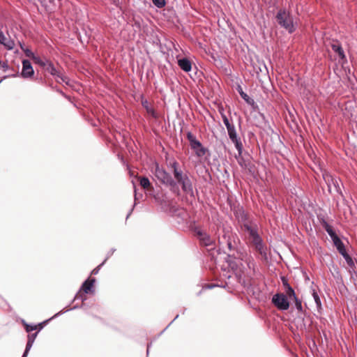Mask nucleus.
Wrapping results in <instances>:
<instances>
[{
	"instance_id": "16",
	"label": "nucleus",
	"mask_w": 357,
	"mask_h": 357,
	"mask_svg": "<svg viewBox=\"0 0 357 357\" xmlns=\"http://www.w3.org/2000/svg\"><path fill=\"white\" fill-rule=\"evenodd\" d=\"M331 48L335 53L337 54L340 59H341L342 61H346L344 52L340 44H339L338 43H333L331 45Z\"/></svg>"
},
{
	"instance_id": "29",
	"label": "nucleus",
	"mask_w": 357,
	"mask_h": 357,
	"mask_svg": "<svg viewBox=\"0 0 357 357\" xmlns=\"http://www.w3.org/2000/svg\"><path fill=\"white\" fill-rule=\"evenodd\" d=\"M152 1H153V4L159 8H162L165 5V0H152Z\"/></svg>"
},
{
	"instance_id": "34",
	"label": "nucleus",
	"mask_w": 357,
	"mask_h": 357,
	"mask_svg": "<svg viewBox=\"0 0 357 357\" xmlns=\"http://www.w3.org/2000/svg\"><path fill=\"white\" fill-rule=\"evenodd\" d=\"M282 283L284 287L287 289L288 286H290L289 283L287 282V280H285L284 278H282Z\"/></svg>"
},
{
	"instance_id": "37",
	"label": "nucleus",
	"mask_w": 357,
	"mask_h": 357,
	"mask_svg": "<svg viewBox=\"0 0 357 357\" xmlns=\"http://www.w3.org/2000/svg\"><path fill=\"white\" fill-rule=\"evenodd\" d=\"M333 184H334L335 186H336V185H338V183H337V180H335V181H333Z\"/></svg>"
},
{
	"instance_id": "33",
	"label": "nucleus",
	"mask_w": 357,
	"mask_h": 357,
	"mask_svg": "<svg viewBox=\"0 0 357 357\" xmlns=\"http://www.w3.org/2000/svg\"><path fill=\"white\" fill-rule=\"evenodd\" d=\"M106 261V259L102 263L100 264L99 266H98L96 268H95L92 271H91V274L93 275H96L98 273L99 271H100V268L101 267V266L103 265V264L105 263V261Z\"/></svg>"
},
{
	"instance_id": "35",
	"label": "nucleus",
	"mask_w": 357,
	"mask_h": 357,
	"mask_svg": "<svg viewBox=\"0 0 357 357\" xmlns=\"http://www.w3.org/2000/svg\"><path fill=\"white\" fill-rule=\"evenodd\" d=\"M324 337L325 341L326 342H328L329 341V339H331L332 337V336H327V335H325Z\"/></svg>"
},
{
	"instance_id": "11",
	"label": "nucleus",
	"mask_w": 357,
	"mask_h": 357,
	"mask_svg": "<svg viewBox=\"0 0 357 357\" xmlns=\"http://www.w3.org/2000/svg\"><path fill=\"white\" fill-rule=\"evenodd\" d=\"M196 234L202 245L205 246H209L213 244V240L207 233L204 232V231L198 229L196 231Z\"/></svg>"
},
{
	"instance_id": "8",
	"label": "nucleus",
	"mask_w": 357,
	"mask_h": 357,
	"mask_svg": "<svg viewBox=\"0 0 357 357\" xmlns=\"http://www.w3.org/2000/svg\"><path fill=\"white\" fill-rule=\"evenodd\" d=\"M228 135L231 141L234 144L236 150L238 151V155H241L243 153V144L241 139L238 137L235 126L227 129Z\"/></svg>"
},
{
	"instance_id": "1",
	"label": "nucleus",
	"mask_w": 357,
	"mask_h": 357,
	"mask_svg": "<svg viewBox=\"0 0 357 357\" xmlns=\"http://www.w3.org/2000/svg\"><path fill=\"white\" fill-rule=\"evenodd\" d=\"M241 229L246 232L248 236L249 240L255 247V250L261 255H266V247L261 237L259 234L258 226L253 222H245Z\"/></svg>"
},
{
	"instance_id": "14",
	"label": "nucleus",
	"mask_w": 357,
	"mask_h": 357,
	"mask_svg": "<svg viewBox=\"0 0 357 357\" xmlns=\"http://www.w3.org/2000/svg\"><path fill=\"white\" fill-rule=\"evenodd\" d=\"M0 44L8 50H13L15 46L14 41L9 38H6L2 31H0Z\"/></svg>"
},
{
	"instance_id": "27",
	"label": "nucleus",
	"mask_w": 357,
	"mask_h": 357,
	"mask_svg": "<svg viewBox=\"0 0 357 357\" xmlns=\"http://www.w3.org/2000/svg\"><path fill=\"white\" fill-rule=\"evenodd\" d=\"M342 257L346 260L347 263L350 266H352L354 265V263L351 259V257L348 255V253L346 252L343 254H342Z\"/></svg>"
},
{
	"instance_id": "19",
	"label": "nucleus",
	"mask_w": 357,
	"mask_h": 357,
	"mask_svg": "<svg viewBox=\"0 0 357 357\" xmlns=\"http://www.w3.org/2000/svg\"><path fill=\"white\" fill-rule=\"evenodd\" d=\"M27 337H28V341L26 342V348H25V350L22 356V357H27L29 352L30 349H31V347L35 342L36 337L37 336H27Z\"/></svg>"
},
{
	"instance_id": "18",
	"label": "nucleus",
	"mask_w": 357,
	"mask_h": 357,
	"mask_svg": "<svg viewBox=\"0 0 357 357\" xmlns=\"http://www.w3.org/2000/svg\"><path fill=\"white\" fill-rule=\"evenodd\" d=\"M323 227L326 230V231L328 233V234L331 238L332 241L335 239V238L338 237L335 232L333 231L332 227L325 220H323L321 223Z\"/></svg>"
},
{
	"instance_id": "5",
	"label": "nucleus",
	"mask_w": 357,
	"mask_h": 357,
	"mask_svg": "<svg viewBox=\"0 0 357 357\" xmlns=\"http://www.w3.org/2000/svg\"><path fill=\"white\" fill-rule=\"evenodd\" d=\"M187 139L190 142L191 149L195 151L197 157H203L206 153V149L196 139V137L190 132L187 133Z\"/></svg>"
},
{
	"instance_id": "22",
	"label": "nucleus",
	"mask_w": 357,
	"mask_h": 357,
	"mask_svg": "<svg viewBox=\"0 0 357 357\" xmlns=\"http://www.w3.org/2000/svg\"><path fill=\"white\" fill-rule=\"evenodd\" d=\"M239 94L241 97L248 104L251 105L254 103V100L250 98L245 92L243 91V90L241 89L240 91H238Z\"/></svg>"
},
{
	"instance_id": "17",
	"label": "nucleus",
	"mask_w": 357,
	"mask_h": 357,
	"mask_svg": "<svg viewBox=\"0 0 357 357\" xmlns=\"http://www.w3.org/2000/svg\"><path fill=\"white\" fill-rule=\"evenodd\" d=\"M142 105L143 107L146 109V112L151 116L154 119L158 118V114L154 110V109L150 106L149 102L147 100H142Z\"/></svg>"
},
{
	"instance_id": "25",
	"label": "nucleus",
	"mask_w": 357,
	"mask_h": 357,
	"mask_svg": "<svg viewBox=\"0 0 357 357\" xmlns=\"http://www.w3.org/2000/svg\"><path fill=\"white\" fill-rule=\"evenodd\" d=\"M21 49L24 52L26 56L33 59L35 56L34 53L29 48H24L22 45H20Z\"/></svg>"
},
{
	"instance_id": "6",
	"label": "nucleus",
	"mask_w": 357,
	"mask_h": 357,
	"mask_svg": "<svg viewBox=\"0 0 357 357\" xmlns=\"http://www.w3.org/2000/svg\"><path fill=\"white\" fill-rule=\"evenodd\" d=\"M45 70L50 73L53 76H55L56 80L59 83H65L66 84H69V79L68 77L63 75L62 73L59 72L55 67L54 66L53 63L50 61H47L46 66H45Z\"/></svg>"
},
{
	"instance_id": "20",
	"label": "nucleus",
	"mask_w": 357,
	"mask_h": 357,
	"mask_svg": "<svg viewBox=\"0 0 357 357\" xmlns=\"http://www.w3.org/2000/svg\"><path fill=\"white\" fill-rule=\"evenodd\" d=\"M333 242L340 254L342 255L347 252L344 243L339 237L335 238V239L333 240Z\"/></svg>"
},
{
	"instance_id": "36",
	"label": "nucleus",
	"mask_w": 357,
	"mask_h": 357,
	"mask_svg": "<svg viewBox=\"0 0 357 357\" xmlns=\"http://www.w3.org/2000/svg\"><path fill=\"white\" fill-rule=\"evenodd\" d=\"M218 110H219V112H220L221 116H222V114H225L224 113V109L222 107H219Z\"/></svg>"
},
{
	"instance_id": "10",
	"label": "nucleus",
	"mask_w": 357,
	"mask_h": 357,
	"mask_svg": "<svg viewBox=\"0 0 357 357\" xmlns=\"http://www.w3.org/2000/svg\"><path fill=\"white\" fill-rule=\"evenodd\" d=\"M34 74L31 63L29 60L24 59L22 61V70L21 75L24 78H29Z\"/></svg>"
},
{
	"instance_id": "21",
	"label": "nucleus",
	"mask_w": 357,
	"mask_h": 357,
	"mask_svg": "<svg viewBox=\"0 0 357 357\" xmlns=\"http://www.w3.org/2000/svg\"><path fill=\"white\" fill-rule=\"evenodd\" d=\"M139 184L144 189H149L151 187V183L146 177H140Z\"/></svg>"
},
{
	"instance_id": "30",
	"label": "nucleus",
	"mask_w": 357,
	"mask_h": 357,
	"mask_svg": "<svg viewBox=\"0 0 357 357\" xmlns=\"http://www.w3.org/2000/svg\"><path fill=\"white\" fill-rule=\"evenodd\" d=\"M246 263L250 269H254L255 262L252 257L250 256L246 259Z\"/></svg>"
},
{
	"instance_id": "26",
	"label": "nucleus",
	"mask_w": 357,
	"mask_h": 357,
	"mask_svg": "<svg viewBox=\"0 0 357 357\" xmlns=\"http://www.w3.org/2000/svg\"><path fill=\"white\" fill-rule=\"evenodd\" d=\"M222 121L226 126L227 129L234 126V125L233 123H231L227 118V116L225 115V114H222Z\"/></svg>"
},
{
	"instance_id": "4",
	"label": "nucleus",
	"mask_w": 357,
	"mask_h": 357,
	"mask_svg": "<svg viewBox=\"0 0 357 357\" xmlns=\"http://www.w3.org/2000/svg\"><path fill=\"white\" fill-rule=\"evenodd\" d=\"M155 176L161 183L170 187L171 190L174 193L179 194V189L176 187V181L168 172L164 169L159 167L158 165L155 167Z\"/></svg>"
},
{
	"instance_id": "12",
	"label": "nucleus",
	"mask_w": 357,
	"mask_h": 357,
	"mask_svg": "<svg viewBox=\"0 0 357 357\" xmlns=\"http://www.w3.org/2000/svg\"><path fill=\"white\" fill-rule=\"evenodd\" d=\"M49 321V320H46L45 321H43L41 323H39L38 324H28L24 321H23V325L24 326V328L27 333H30L33 331H36V333L34 335H37L38 332H40L43 327L47 324V323Z\"/></svg>"
},
{
	"instance_id": "24",
	"label": "nucleus",
	"mask_w": 357,
	"mask_h": 357,
	"mask_svg": "<svg viewBox=\"0 0 357 357\" xmlns=\"http://www.w3.org/2000/svg\"><path fill=\"white\" fill-rule=\"evenodd\" d=\"M33 61L36 63L40 65L41 67L45 68V66H46L47 60H43L40 57L35 55V56L33 58Z\"/></svg>"
},
{
	"instance_id": "28",
	"label": "nucleus",
	"mask_w": 357,
	"mask_h": 357,
	"mask_svg": "<svg viewBox=\"0 0 357 357\" xmlns=\"http://www.w3.org/2000/svg\"><path fill=\"white\" fill-rule=\"evenodd\" d=\"M312 296L314 298V300L316 303L317 306L318 307H320L321 305V300L319 298L318 294L315 291V290H313Z\"/></svg>"
},
{
	"instance_id": "32",
	"label": "nucleus",
	"mask_w": 357,
	"mask_h": 357,
	"mask_svg": "<svg viewBox=\"0 0 357 357\" xmlns=\"http://www.w3.org/2000/svg\"><path fill=\"white\" fill-rule=\"evenodd\" d=\"M155 340H156V338H155V337H154L153 340H150V342H149L147 343V345H146V354H147V356H148V355H149V350H150V348H151V345H152L153 342H155Z\"/></svg>"
},
{
	"instance_id": "9",
	"label": "nucleus",
	"mask_w": 357,
	"mask_h": 357,
	"mask_svg": "<svg viewBox=\"0 0 357 357\" xmlns=\"http://www.w3.org/2000/svg\"><path fill=\"white\" fill-rule=\"evenodd\" d=\"M273 303L280 310H286L289 307L287 297L283 294H276L273 296Z\"/></svg>"
},
{
	"instance_id": "3",
	"label": "nucleus",
	"mask_w": 357,
	"mask_h": 357,
	"mask_svg": "<svg viewBox=\"0 0 357 357\" xmlns=\"http://www.w3.org/2000/svg\"><path fill=\"white\" fill-rule=\"evenodd\" d=\"M278 24L289 33H291L295 31L294 18L290 11L285 8L278 10L276 16Z\"/></svg>"
},
{
	"instance_id": "23",
	"label": "nucleus",
	"mask_w": 357,
	"mask_h": 357,
	"mask_svg": "<svg viewBox=\"0 0 357 357\" xmlns=\"http://www.w3.org/2000/svg\"><path fill=\"white\" fill-rule=\"evenodd\" d=\"M285 291L287 297H288L290 300L296 298V296L295 291L291 286H288Z\"/></svg>"
},
{
	"instance_id": "2",
	"label": "nucleus",
	"mask_w": 357,
	"mask_h": 357,
	"mask_svg": "<svg viewBox=\"0 0 357 357\" xmlns=\"http://www.w3.org/2000/svg\"><path fill=\"white\" fill-rule=\"evenodd\" d=\"M169 167L174 176L173 179L176 183V187L178 188V185H181L182 190L185 194L194 196L192 181L188 175L181 169L179 164L174 160L173 162L169 163Z\"/></svg>"
},
{
	"instance_id": "7",
	"label": "nucleus",
	"mask_w": 357,
	"mask_h": 357,
	"mask_svg": "<svg viewBox=\"0 0 357 357\" xmlns=\"http://www.w3.org/2000/svg\"><path fill=\"white\" fill-rule=\"evenodd\" d=\"M96 282L95 278L88 279L86 280L82 285L81 289L76 294L75 299H80L82 303L86 299V297L83 294L82 291H84L85 294H89L91 291H93V284Z\"/></svg>"
},
{
	"instance_id": "13",
	"label": "nucleus",
	"mask_w": 357,
	"mask_h": 357,
	"mask_svg": "<svg viewBox=\"0 0 357 357\" xmlns=\"http://www.w3.org/2000/svg\"><path fill=\"white\" fill-rule=\"evenodd\" d=\"M219 244L222 246L224 248V244H226L227 248L229 251L234 250L235 248L234 243L231 239L230 235L229 233H225L224 235L219 238L218 239Z\"/></svg>"
},
{
	"instance_id": "31",
	"label": "nucleus",
	"mask_w": 357,
	"mask_h": 357,
	"mask_svg": "<svg viewBox=\"0 0 357 357\" xmlns=\"http://www.w3.org/2000/svg\"><path fill=\"white\" fill-rule=\"evenodd\" d=\"M293 300H294L295 301V306H296V308L299 311V312H302L303 311V307H302V303L301 301L297 298L296 297V298H294Z\"/></svg>"
},
{
	"instance_id": "15",
	"label": "nucleus",
	"mask_w": 357,
	"mask_h": 357,
	"mask_svg": "<svg viewBox=\"0 0 357 357\" xmlns=\"http://www.w3.org/2000/svg\"><path fill=\"white\" fill-rule=\"evenodd\" d=\"M178 66L185 72H189L192 68V63L187 58H183L178 60Z\"/></svg>"
}]
</instances>
